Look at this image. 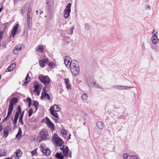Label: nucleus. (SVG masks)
I'll return each mask as SVG.
<instances>
[{
    "mask_svg": "<svg viewBox=\"0 0 159 159\" xmlns=\"http://www.w3.org/2000/svg\"><path fill=\"white\" fill-rule=\"evenodd\" d=\"M40 149L44 155L47 156L50 154V151L49 148L46 146L45 144L41 143L40 146Z\"/></svg>",
    "mask_w": 159,
    "mask_h": 159,
    "instance_id": "obj_4",
    "label": "nucleus"
},
{
    "mask_svg": "<svg viewBox=\"0 0 159 159\" xmlns=\"http://www.w3.org/2000/svg\"><path fill=\"white\" fill-rule=\"evenodd\" d=\"M52 0H47V4L48 5H49L50 6L51 5V4H52Z\"/></svg>",
    "mask_w": 159,
    "mask_h": 159,
    "instance_id": "obj_40",
    "label": "nucleus"
},
{
    "mask_svg": "<svg viewBox=\"0 0 159 159\" xmlns=\"http://www.w3.org/2000/svg\"><path fill=\"white\" fill-rule=\"evenodd\" d=\"M22 152L20 149L17 150L12 155L11 159H19L22 156Z\"/></svg>",
    "mask_w": 159,
    "mask_h": 159,
    "instance_id": "obj_8",
    "label": "nucleus"
},
{
    "mask_svg": "<svg viewBox=\"0 0 159 159\" xmlns=\"http://www.w3.org/2000/svg\"><path fill=\"white\" fill-rule=\"evenodd\" d=\"M71 4L68 3L64 11V17L66 19L69 16L71 11Z\"/></svg>",
    "mask_w": 159,
    "mask_h": 159,
    "instance_id": "obj_9",
    "label": "nucleus"
},
{
    "mask_svg": "<svg viewBox=\"0 0 159 159\" xmlns=\"http://www.w3.org/2000/svg\"><path fill=\"white\" fill-rule=\"evenodd\" d=\"M19 121L22 125L24 124V122L23 121V118L20 117Z\"/></svg>",
    "mask_w": 159,
    "mask_h": 159,
    "instance_id": "obj_43",
    "label": "nucleus"
},
{
    "mask_svg": "<svg viewBox=\"0 0 159 159\" xmlns=\"http://www.w3.org/2000/svg\"><path fill=\"white\" fill-rule=\"evenodd\" d=\"M50 111L57 112L59 111L60 110L61 108L58 105L55 104L53 106L50 107Z\"/></svg>",
    "mask_w": 159,
    "mask_h": 159,
    "instance_id": "obj_16",
    "label": "nucleus"
},
{
    "mask_svg": "<svg viewBox=\"0 0 159 159\" xmlns=\"http://www.w3.org/2000/svg\"><path fill=\"white\" fill-rule=\"evenodd\" d=\"M85 27L86 28H89V26L88 25H85Z\"/></svg>",
    "mask_w": 159,
    "mask_h": 159,
    "instance_id": "obj_52",
    "label": "nucleus"
},
{
    "mask_svg": "<svg viewBox=\"0 0 159 159\" xmlns=\"http://www.w3.org/2000/svg\"><path fill=\"white\" fill-rule=\"evenodd\" d=\"M60 149L62 151L63 155L66 157H71V152L69 151V149L67 146H63Z\"/></svg>",
    "mask_w": 159,
    "mask_h": 159,
    "instance_id": "obj_6",
    "label": "nucleus"
},
{
    "mask_svg": "<svg viewBox=\"0 0 159 159\" xmlns=\"http://www.w3.org/2000/svg\"><path fill=\"white\" fill-rule=\"evenodd\" d=\"M33 110H34V109L33 108V107H31L29 111V117L30 116L32 115Z\"/></svg>",
    "mask_w": 159,
    "mask_h": 159,
    "instance_id": "obj_34",
    "label": "nucleus"
},
{
    "mask_svg": "<svg viewBox=\"0 0 159 159\" xmlns=\"http://www.w3.org/2000/svg\"><path fill=\"white\" fill-rule=\"evenodd\" d=\"M20 114H18L17 113H16L15 116L14 117V119L18 120L19 115Z\"/></svg>",
    "mask_w": 159,
    "mask_h": 159,
    "instance_id": "obj_45",
    "label": "nucleus"
},
{
    "mask_svg": "<svg viewBox=\"0 0 159 159\" xmlns=\"http://www.w3.org/2000/svg\"><path fill=\"white\" fill-rule=\"evenodd\" d=\"M19 27V25L16 24L15 25L13 29L11 30V37L12 36L13 38L17 34V31Z\"/></svg>",
    "mask_w": 159,
    "mask_h": 159,
    "instance_id": "obj_12",
    "label": "nucleus"
},
{
    "mask_svg": "<svg viewBox=\"0 0 159 159\" xmlns=\"http://www.w3.org/2000/svg\"><path fill=\"white\" fill-rule=\"evenodd\" d=\"M123 157L125 159H137V157L135 156H130L127 154H125L123 155Z\"/></svg>",
    "mask_w": 159,
    "mask_h": 159,
    "instance_id": "obj_19",
    "label": "nucleus"
},
{
    "mask_svg": "<svg viewBox=\"0 0 159 159\" xmlns=\"http://www.w3.org/2000/svg\"><path fill=\"white\" fill-rule=\"evenodd\" d=\"M31 12V10L30 9H29L27 13V18H32L30 15Z\"/></svg>",
    "mask_w": 159,
    "mask_h": 159,
    "instance_id": "obj_36",
    "label": "nucleus"
},
{
    "mask_svg": "<svg viewBox=\"0 0 159 159\" xmlns=\"http://www.w3.org/2000/svg\"><path fill=\"white\" fill-rule=\"evenodd\" d=\"M47 126L51 130L53 131L54 129V124L50 120V119L48 117L43 120Z\"/></svg>",
    "mask_w": 159,
    "mask_h": 159,
    "instance_id": "obj_7",
    "label": "nucleus"
},
{
    "mask_svg": "<svg viewBox=\"0 0 159 159\" xmlns=\"http://www.w3.org/2000/svg\"><path fill=\"white\" fill-rule=\"evenodd\" d=\"M48 66L51 67H52L54 65V63L53 62H48L47 63Z\"/></svg>",
    "mask_w": 159,
    "mask_h": 159,
    "instance_id": "obj_38",
    "label": "nucleus"
},
{
    "mask_svg": "<svg viewBox=\"0 0 159 159\" xmlns=\"http://www.w3.org/2000/svg\"><path fill=\"white\" fill-rule=\"evenodd\" d=\"M41 90H39L37 89H34L33 91L31 92V93L32 95H35L37 96H39L40 94V92Z\"/></svg>",
    "mask_w": 159,
    "mask_h": 159,
    "instance_id": "obj_24",
    "label": "nucleus"
},
{
    "mask_svg": "<svg viewBox=\"0 0 159 159\" xmlns=\"http://www.w3.org/2000/svg\"><path fill=\"white\" fill-rule=\"evenodd\" d=\"M39 78L45 86H48L50 84L51 80L48 76H44L40 75L39 76Z\"/></svg>",
    "mask_w": 159,
    "mask_h": 159,
    "instance_id": "obj_5",
    "label": "nucleus"
},
{
    "mask_svg": "<svg viewBox=\"0 0 159 159\" xmlns=\"http://www.w3.org/2000/svg\"><path fill=\"white\" fill-rule=\"evenodd\" d=\"M27 102L28 103H30L31 102L32 100L31 99L29 98H28L26 100Z\"/></svg>",
    "mask_w": 159,
    "mask_h": 159,
    "instance_id": "obj_44",
    "label": "nucleus"
},
{
    "mask_svg": "<svg viewBox=\"0 0 159 159\" xmlns=\"http://www.w3.org/2000/svg\"><path fill=\"white\" fill-rule=\"evenodd\" d=\"M3 9V7H0V12L2 11V10Z\"/></svg>",
    "mask_w": 159,
    "mask_h": 159,
    "instance_id": "obj_53",
    "label": "nucleus"
},
{
    "mask_svg": "<svg viewBox=\"0 0 159 159\" xmlns=\"http://www.w3.org/2000/svg\"><path fill=\"white\" fill-rule=\"evenodd\" d=\"M38 150V148L35 149L34 150H33L32 152H31V153L32 154V156H35L37 155V150Z\"/></svg>",
    "mask_w": 159,
    "mask_h": 159,
    "instance_id": "obj_32",
    "label": "nucleus"
},
{
    "mask_svg": "<svg viewBox=\"0 0 159 159\" xmlns=\"http://www.w3.org/2000/svg\"><path fill=\"white\" fill-rule=\"evenodd\" d=\"M146 9H150V6L149 5H147L146 6Z\"/></svg>",
    "mask_w": 159,
    "mask_h": 159,
    "instance_id": "obj_48",
    "label": "nucleus"
},
{
    "mask_svg": "<svg viewBox=\"0 0 159 159\" xmlns=\"http://www.w3.org/2000/svg\"><path fill=\"white\" fill-rule=\"evenodd\" d=\"M17 102V99L15 98H14L11 101H10L7 115V117L3 120V121H6L8 119V117L11 115L12 112L13 110L14 105Z\"/></svg>",
    "mask_w": 159,
    "mask_h": 159,
    "instance_id": "obj_2",
    "label": "nucleus"
},
{
    "mask_svg": "<svg viewBox=\"0 0 159 159\" xmlns=\"http://www.w3.org/2000/svg\"><path fill=\"white\" fill-rule=\"evenodd\" d=\"M38 12V11H36V12Z\"/></svg>",
    "mask_w": 159,
    "mask_h": 159,
    "instance_id": "obj_59",
    "label": "nucleus"
},
{
    "mask_svg": "<svg viewBox=\"0 0 159 159\" xmlns=\"http://www.w3.org/2000/svg\"><path fill=\"white\" fill-rule=\"evenodd\" d=\"M48 58L40 61H39V64L40 66L42 67H44L45 65L48 62Z\"/></svg>",
    "mask_w": 159,
    "mask_h": 159,
    "instance_id": "obj_17",
    "label": "nucleus"
},
{
    "mask_svg": "<svg viewBox=\"0 0 159 159\" xmlns=\"http://www.w3.org/2000/svg\"><path fill=\"white\" fill-rule=\"evenodd\" d=\"M24 114V111H23L21 113L20 117L23 118Z\"/></svg>",
    "mask_w": 159,
    "mask_h": 159,
    "instance_id": "obj_46",
    "label": "nucleus"
},
{
    "mask_svg": "<svg viewBox=\"0 0 159 159\" xmlns=\"http://www.w3.org/2000/svg\"><path fill=\"white\" fill-rule=\"evenodd\" d=\"M49 137L48 131L45 129L42 130L39 134L38 137L39 141L46 140L48 139Z\"/></svg>",
    "mask_w": 159,
    "mask_h": 159,
    "instance_id": "obj_3",
    "label": "nucleus"
},
{
    "mask_svg": "<svg viewBox=\"0 0 159 159\" xmlns=\"http://www.w3.org/2000/svg\"><path fill=\"white\" fill-rule=\"evenodd\" d=\"M16 64L15 63H13L11 64L10 66L6 69V72H10L13 70L16 67Z\"/></svg>",
    "mask_w": 159,
    "mask_h": 159,
    "instance_id": "obj_21",
    "label": "nucleus"
},
{
    "mask_svg": "<svg viewBox=\"0 0 159 159\" xmlns=\"http://www.w3.org/2000/svg\"><path fill=\"white\" fill-rule=\"evenodd\" d=\"M28 104H28V107H30L31 104V103H28Z\"/></svg>",
    "mask_w": 159,
    "mask_h": 159,
    "instance_id": "obj_51",
    "label": "nucleus"
},
{
    "mask_svg": "<svg viewBox=\"0 0 159 159\" xmlns=\"http://www.w3.org/2000/svg\"><path fill=\"white\" fill-rule=\"evenodd\" d=\"M70 136H71V134H69V139H70Z\"/></svg>",
    "mask_w": 159,
    "mask_h": 159,
    "instance_id": "obj_55",
    "label": "nucleus"
},
{
    "mask_svg": "<svg viewBox=\"0 0 159 159\" xmlns=\"http://www.w3.org/2000/svg\"><path fill=\"white\" fill-rule=\"evenodd\" d=\"M57 119H55V118H53V120L55 121V123L58 122L57 121Z\"/></svg>",
    "mask_w": 159,
    "mask_h": 159,
    "instance_id": "obj_47",
    "label": "nucleus"
},
{
    "mask_svg": "<svg viewBox=\"0 0 159 159\" xmlns=\"http://www.w3.org/2000/svg\"><path fill=\"white\" fill-rule=\"evenodd\" d=\"M41 99H47L49 100H50V96L45 92V90L44 89L43 90L42 93V95L41 97Z\"/></svg>",
    "mask_w": 159,
    "mask_h": 159,
    "instance_id": "obj_13",
    "label": "nucleus"
},
{
    "mask_svg": "<svg viewBox=\"0 0 159 159\" xmlns=\"http://www.w3.org/2000/svg\"><path fill=\"white\" fill-rule=\"evenodd\" d=\"M53 140L55 145L60 147L62 145L63 143L62 139L57 137L54 136L53 138Z\"/></svg>",
    "mask_w": 159,
    "mask_h": 159,
    "instance_id": "obj_10",
    "label": "nucleus"
},
{
    "mask_svg": "<svg viewBox=\"0 0 159 159\" xmlns=\"http://www.w3.org/2000/svg\"><path fill=\"white\" fill-rule=\"evenodd\" d=\"M30 80V78L29 77V74H28L24 82L23 83V85L24 86L26 85Z\"/></svg>",
    "mask_w": 159,
    "mask_h": 159,
    "instance_id": "obj_23",
    "label": "nucleus"
},
{
    "mask_svg": "<svg viewBox=\"0 0 159 159\" xmlns=\"http://www.w3.org/2000/svg\"><path fill=\"white\" fill-rule=\"evenodd\" d=\"M34 89H35V90L37 89L41 90V89L42 86L41 84L37 81H35L34 82Z\"/></svg>",
    "mask_w": 159,
    "mask_h": 159,
    "instance_id": "obj_20",
    "label": "nucleus"
},
{
    "mask_svg": "<svg viewBox=\"0 0 159 159\" xmlns=\"http://www.w3.org/2000/svg\"><path fill=\"white\" fill-rule=\"evenodd\" d=\"M33 108L34 109L35 112L39 107V102L36 101H33L32 105Z\"/></svg>",
    "mask_w": 159,
    "mask_h": 159,
    "instance_id": "obj_22",
    "label": "nucleus"
},
{
    "mask_svg": "<svg viewBox=\"0 0 159 159\" xmlns=\"http://www.w3.org/2000/svg\"><path fill=\"white\" fill-rule=\"evenodd\" d=\"M2 130V127L1 125H0V132Z\"/></svg>",
    "mask_w": 159,
    "mask_h": 159,
    "instance_id": "obj_49",
    "label": "nucleus"
},
{
    "mask_svg": "<svg viewBox=\"0 0 159 159\" xmlns=\"http://www.w3.org/2000/svg\"><path fill=\"white\" fill-rule=\"evenodd\" d=\"M130 88V87L126 86H116V88L120 90L126 89Z\"/></svg>",
    "mask_w": 159,
    "mask_h": 159,
    "instance_id": "obj_27",
    "label": "nucleus"
},
{
    "mask_svg": "<svg viewBox=\"0 0 159 159\" xmlns=\"http://www.w3.org/2000/svg\"><path fill=\"white\" fill-rule=\"evenodd\" d=\"M2 34H0V38H2Z\"/></svg>",
    "mask_w": 159,
    "mask_h": 159,
    "instance_id": "obj_54",
    "label": "nucleus"
},
{
    "mask_svg": "<svg viewBox=\"0 0 159 159\" xmlns=\"http://www.w3.org/2000/svg\"><path fill=\"white\" fill-rule=\"evenodd\" d=\"M17 111H16V113H17L18 114H20L21 113V108L20 106H18L17 108Z\"/></svg>",
    "mask_w": 159,
    "mask_h": 159,
    "instance_id": "obj_35",
    "label": "nucleus"
},
{
    "mask_svg": "<svg viewBox=\"0 0 159 159\" xmlns=\"http://www.w3.org/2000/svg\"><path fill=\"white\" fill-rule=\"evenodd\" d=\"M45 48V46L39 45L36 48V51L40 52H43Z\"/></svg>",
    "mask_w": 159,
    "mask_h": 159,
    "instance_id": "obj_18",
    "label": "nucleus"
},
{
    "mask_svg": "<svg viewBox=\"0 0 159 159\" xmlns=\"http://www.w3.org/2000/svg\"><path fill=\"white\" fill-rule=\"evenodd\" d=\"M81 98L83 100H86L87 99L88 97L86 94H84L82 95Z\"/></svg>",
    "mask_w": 159,
    "mask_h": 159,
    "instance_id": "obj_37",
    "label": "nucleus"
},
{
    "mask_svg": "<svg viewBox=\"0 0 159 159\" xmlns=\"http://www.w3.org/2000/svg\"><path fill=\"white\" fill-rule=\"evenodd\" d=\"M93 86H94V87H96L98 88H100L99 86V85H98L95 82L93 81Z\"/></svg>",
    "mask_w": 159,
    "mask_h": 159,
    "instance_id": "obj_42",
    "label": "nucleus"
},
{
    "mask_svg": "<svg viewBox=\"0 0 159 159\" xmlns=\"http://www.w3.org/2000/svg\"><path fill=\"white\" fill-rule=\"evenodd\" d=\"M27 22L28 25L30 24L32 21V18H27Z\"/></svg>",
    "mask_w": 159,
    "mask_h": 159,
    "instance_id": "obj_39",
    "label": "nucleus"
},
{
    "mask_svg": "<svg viewBox=\"0 0 159 159\" xmlns=\"http://www.w3.org/2000/svg\"><path fill=\"white\" fill-rule=\"evenodd\" d=\"M55 156L57 159H62L64 158V157L61 155V153H57L55 155Z\"/></svg>",
    "mask_w": 159,
    "mask_h": 159,
    "instance_id": "obj_30",
    "label": "nucleus"
},
{
    "mask_svg": "<svg viewBox=\"0 0 159 159\" xmlns=\"http://www.w3.org/2000/svg\"><path fill=\"white\" fill-rule=\"evenodd\" d=\"M21 136V131L20 129L19 131L16 134V138L18 139H20V136Z\"/></svg>",
    "mask_w": 159,
    "mask_h": 159,
    "instance_id": "obj_33",
    "label": "nucleus"
},
{
    "mask_svg": "<svg viewBox=\"0 0 159 159\" xmlns=\"http://www.w3.org/2000/svg\"><path fill=\"white\" fill-rule=\"evenodd\" d=\"M5 159H11L10 158L8 157L7 158H6Z\"/></svg>",
    "mask_w": 159,
    "mask_h": 159,
    "instance_id": "obj_56",
    "label": "nucleus"
},
{
    "mask_svg": "<svg viewBox=\"0 0 159 159\" xmlns=\"http://www.w3.org/2000/svg\"><path fill=\"white\" fill-rule=\"evenodd\" d=\"M64 63L68 68L70 69L73 75H76L79 74L80 69L78 62L76 60H71L70 58L67 57L64 59Z\"/></svg>",
    "mask_w": 159,
    "mask_h": 159,
    "instance_id": "obj_1",
    "label": "nucleus"
},
{
    "mask_svg": "<svg viewBox=\"0 0 159 159\" xmlns=\"http://www.w3.org/2000/svg\"><path fill=\"white\" fill-rule=\"evenodd\" d=\"M10 130V128L8 126H7L5 127L4 130V136H5L6 137H7L9 133L8 131Z\"/></svg>",
    "mask_w": 159,
    "mask_h": 159,
    "instance_id": "obj_25",
    "label": "nucleus"
},
{
    "mask_svg": "<svg viewBox=\"0 0 159 159\" xmlns=\"http://www.w3.org/2000/svg\"><path fill=\"white\" fill-rule=\"evenodd\" d=\"M155 31V30H154L153 31L152 33V34H153V32H154Z\"/></svg>",
    "mask_w": 159,
    "mask_h": 159,
    "instance_id": "obj_57",
    "label": "nucleus"
},
{
    "mask_svg": "<svg viewBox=\"0 0 159 159\" xmlns=\"http://www.w3.org/2000/svg\"><path fill=\"white\" fill-rule=\"evenodd\" d=\"M17 120L14 119L13 124L14 125V127H15L16 126Z\"/></svg>",
    "mask_w": 159,
    "mask_h": 159,
    "instance_id": "obj_41",
    "label": "nucleus"
},
{
    "mask_svg": "<svg viewBox=\"0 0 159 159\" xmlns=\"http://www.w3.org/2000/svg\"><path fill=\"white\" fill-rule=\"evenodd\" d=\"M1 75H0V79H1Z\"/></svg>",
    "mask_w": 159,
    "mask_h": 159,
    "instance_id": "obj_58",
    "label": "nucleus"
},
{
    "mask_svg": "<svg viewBox=\"0 0 159 159\" xmlns=\"http://www.w3.org/2000/svg\"><path fill=\"white\" fill-rule=\"evenodd\" d=\"M23 47V46L20 44L17 45L13 51V53L15 54H17L19 52L21 51Z\"/></svg>",
    "mask_w": 159,
    "mask_h": 159,
    "instance_id": "obj_11",
    "label": "nucleus"
},
{
    "mask_svg": "<svg viewBox=\"0 0 159 159\" xmlns=\"http://www.w3.org/2000/svg\"><path fill=\"white\" fill-rule=\"evenodd\" d=\"M64 80L66 88L68 90L71 89V85L70 83L69 79L67 78L65 79Z\"/></svg>",
    "mask_w": 159,
    "mask_h": 159,
    "instance_id": "obj_15",
    "label": "nucleus"
},
{
    "mask_svg": "<svg viewBox=\"0 0 159 159\" xmlns=\"http://www.w3.org/2000/svg\"><path fill=\"white\" fill-rule=\"evenodd\" d=\"M157 35V33L156 32V33L153 34L151 40L153 44H155L157 43L158 41V39Z\"/></svg>",
    "mask_w": 159,
    "mask_h": 159,
    "instance_id": "obj_14",
    "label": "nucleus"
},
{
    "mask_svg": "<svg viewBox=\"0 0 159 159\" xmlns=\"http://www.w3.org/2000/svg\"><path fill=\"white\" fill-rule=\"evenodd\" d=\"M74 29V27H73V28H72L71 30H70V32H71V33H73V29Z\"/></svg>",
    "mask_w": 159,
    "mask_h": 159,
    "instance_id": "obj_50",
    "label": "nucleus"
},
{
    "mask_svg": "<svg viewBox=\"0 0 159 159\" xmlns=\"http://www.w3.org/2000/svg\"><path fill=\"white\" fill-rule=\"evenodd\" d=\"M6 152L5 149L0 148V157L4 156L6 155Z\"/></svg>",
    "mask_w": 159,
    "mask_h": 159,
    "instance_id": "obj_29",
    "label": "nucleus"
},
{
    "mask_svg": "<svg viewBox=\"0 0 159 159\" xmlns=\"http://www.w3.org/2000/svg\"><path fill=\"white\" fill-rule=\"evenodd\" d=\"M97 125L98 127L100 129H102L104 127L103 123L101 121L97 122Z\"/></svg>",
    "mask_w": 159,
    "mask_h": 159,
    "instance_id": "obj_28",
    "label": "nucleus"
},
{
    "mask_svg": "<svg viewBox=\"0 0 159 159\" xmlns=\"http://www.w3.org/2000/svg\"><path fill=\"white\" fill-rule=\"evenodd\" d=\"M67 131L65 129H62L61 130V133L62 136L65 138L66 137Z\"/></svg>",
    "mask_w": 159,
    "mask_h": 159,
    "instance_id": "obj_26",
    "label": "nucleus"
},
{
    "mask_svg": "<svg viewBox=\"0 0 159 159\" xmlns=\"http://www.w3.org/2000/svg\"><path fill=\"white\" fill-rule=\"evenodd\" d=\"M50 111L51 114L56 118H58V114L57 112H56V111Z\"/></svg>",
    "mask_w": 159,
    "mask_h": 159,
    "instance_id": "obj_31",
    "label": "nucleus"
}]
</instances>
